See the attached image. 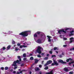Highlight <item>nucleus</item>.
I'll list each match as a JSON object with an SVG mask.
<instances>
[{"label":"nucleus","mask_w":74,"mask_h":74,"mask_svg":"<svg viewBox=\"0 0 74 74\" xmlns=\"http://www.w3.org/2000/svg\"><path fill=\"white\" fill-rule=\"evenodd\" d=\"M31 34L30 31H25L19 34V35L22 36L23 37H27L29 34Z\"/></svg>","instance_id":"obj_1"},{"label":"nucleus","mask_w":74,"mask_h":74,"mask_svg":"<svg viewBox=\"0 0 74 74\" xmlns=\"http://www.w3.org/2000/svg\"><path fill=\"white\" fill-rule=\"evenodd\" d=\"M41 49H42V48L40 46H39L38 48L36 50V52L37 53H38L39 54L41 53Z\"/></svg>","instance_id":"obj_2"},{"label":"nucleus","mask_w":74,"mask_h":74,"mask_svg":"<svg viewBox=\"0 0 74 74\" xmlns=\"http://www.w3.org/2000/svg\"><path fill=\"white\" fill-rule=\"evenodd\" d=\"M66 33V32L65 31L64 29L59 30L58 31V33L59 34H61L62 33Z\"/></svg>","instance_id":"obj_3"},{"label":"nucleus","mask_w":74,"mask_h":74,"mask_svg":"<svg viewBox=\"0 0 74 74\" xmlns=\"http://www.w3.org/2000/svg\"><path fill=\"white\" fill-rule=\"evenodd\" d=\"M60 63H63V64H67V62H63V61L62 60H59L58 61Z\"/></svg>","instance_id":"obj_4"},{"label":"nucleus","mask_w":74,"mask_h":74,"mask_svg":"<svg viewBox=\"0 0 74 74\" xmlns=\"http://www.w3.org/2000/svg\"><path fill=\"white\" fill-rule=\"evenodd\" d=\"M53 63H55L56 66H58V65H59V63L55 61V60H53Z\"/></svg>","instance_id":"obj_5"},{"label":"nucleus","mask_w":74,"mask_h":74,"mask_svg":"<svg viewBox=\"0 0 74 74\" xmlns=\"http://www.w3.org/2000/svg\"><path fill=\"white\" fill-rule=\"evenodd\" d=\"M36 42H37V43L40 44V43H41V40L40 39H38Z\"/></svg>","instance_id":"obj_6"},{"label":"nucleus","mask_w":74,"mask_h":74,"mask_svg":"<svg viewBox=\"0 0 74 74\" xmlns=\"http://www.w3.org/2000/svg\"><path fill=\"white\" fill-rule=\"evenodd\" d=\"M70 60L71 61H72L73 60V59L71 58H69L68 59L66 60V62H69Z\"/></svg>","instance_id":"obj_7"},{"label":"nucleus","mask_w":74,"mask_h":74,"mask_svg":"<svg viewBox=\"0 0 74 74\" xmlns=\"http://www.w3.org/2000/svg\"><path fill=\"white\" fill-rule=\"evenodd\" d=\"M64 70L66 72H68V71H69V69L66 67L64 68Z\"/></svg>","instance_id":"obj_8"},{"label":"nucleus","mask_w":74,"mask_h":74,"mask_svg":"<svg viewBox=\"0 0 74 74\" xmlns=\"http://www.w3.org/2000/svg\"><path fill=\"white\" fill-rule=\"evenodd\" d=\"M25 71V70H23L22 71H20V72H17L16 74H20V73H21H21H22L23 71Z\"/></svg>","instance_id":"obj_9"},{"label":"nucleus","mask_w":74,"mask_h":74,"mask_svg":"<svg viewBox=\"0 0 74 74\" xmlns=\"http://www.w3.org/2000/svg\"><path fill=\"white\" fill-rule=\"evenodd\" d=\"M14 64H12V66H16L17 65L16 64L17 62L16 61H14L13 62Z\"/></svg>","instance_id":"obj_10"},{"label":"nucleus","mask_w":74,"mask_h":74,"mask_svg":"<svg viewBox=\"0 0 74 74\" xmlns=\"http://www.w3.org/2000/svg\"><path fill=\"white\" fill-rule=\"evenodd\" d=\"M52 62L51 60H49L47 62V63L48 64H51V63H52Z\"/></svg>","instance_id":"obj_11"},{"label":"nucleus","mask_w":74,"mask_h":74,"mask_svg":"<svg viewBox=\"0 0 74 74\" xmlns=\"http://www.w3.org/2000/svg\"><path fill=\"white\" fill-rule=\"evenodd\" d=\"M42 33L41 32H40V31H38L36 33L37 34H38V35H40L41 33Z\"/></svg>","instance_id":"obj_12"},{"label":"nucleus","mask_w":74,"mask_h":74,"mask_svg":"<svg viewBox=\"0 0 74 74\" xmlns=\"http://www.w3.org/2000/svg\"><path fill=\"white\" fill-rule=\"evenodd\" d=\"M53 71H51L50 72H48L46 73V74H53Z\"/></svg>","instance_id":"obj_13"},{"label":"nucleus","mask_w":74,"mask_h":74,"mask_svg":"<svg viewBox=\"0 0 74 74\" xmlns=\"http://www.w3.org/2000/svg\"><path fill=\"white\" fill-rule=\"evenodd\" d=\"M35 63H36V64H37V63H38V62L39 60H37V59H35Z\"/></svg>","instance_id":"obj_14"},{"label":"nucleus","mask_w":74,"mask_h":74,"mask_svg":"<svg viewBox=\"0 0 74 74\" xmlns=\"http://www.w3.org/2000/svg\"><path fill=\"white\" fill-rule=\"evenodd\" d=\"M35 70L36 71H40V69L38 68H35Z\"/></svg>","instance_id":"obj_15"},{"label":"nucleus","mask_w":74,"mask_h":74,"mask_svg":"<svg viewBox=\"0 0 74 74\" xmlns=\"http://www.w3.org/2000/svg\"><path fill=\"white\" fill-rule=\"evenodd\" d=\"M34 37H35V38H37V34L36 33L34 35Z\"/></svg>","instance_id":"obj_16"},{"label":"nucleus","mask_w":74,"mask_h":74,"mask_svg":"<svg viewBox=\"0 0 74 74\" xmlns=\"http://www.w3.org/2000/svg\"><path fill=\"white\" fill-rule=\"evenodd\" d=\"M73 63H74V61L69 63V65H71V64H73Z\"/></svg>","instance_id":"obj_17"},{"label":"nucleus","mask_w":74,"mask_h":74,"mask_svg":"<svg viewBox=\"0 0 74 74\" xmlns=\"http://www.w3.org/2000/svg\"><path fill=\"white\" fill-rule=\"evenodd\" d=\"M23 58H26V54L24 53L23 54Z\"/></svg>","instance_id":"obj_18"},{"label":"nucleus","mask_w":74,"mask_h":74,"mask_svg":"<svg viewBox=\"0 0 74 74\" xmlns=\"http://www.w3.org/2000/svg\"><path fill=\"white\" fill-rule=\"evenodd\" d=\"M10 48H11V45H9L7 47V49H9Z\"/></svg>","instance_id":"obj_19"},{"label":"nucleus","mask_w":74,"mask_h":74,"mask_svg":"<svg viewBox=\"0 0 74 74\" xmlns=\"http://www.w3.org/2000/svg\"><path fill=\"white\" fill-rule=\"evenodd\" d=\"M14 66V70H16V69L18 68V66H17V65H16V66Z\"/></svg>","instance_id":"obj_20"},{"label":"nucleus","mask_w":74,"mask_h":74,"mask_svg":"<svg viewBox=\"0 0 74 74\" xmlns=\"http://www.w3.org/2000/svg\"><path fill=\"white\" fill-rule=\"evenodd\" d=\"M12 44L13 45L14 44L15 45V42L14 40H12Z\"/></svg>","instance_id":"obj_21"},{"label":"nucleus","mask_w":74,"mask_h":74,"mask_svg":"<svg viewBox=\"0 0 74 74\" xmlns=\"http://www.w3.org/2000/svg\"><path fill=\"white\" fill-rule=\"evenodd\" d=\"M58 50V47H54V51H55L56 50Z\"/></svg>","instance_id":"obj_22"},{"label":"nucleus","mask_w":74,"mask_h":74,"mask_svg":"<svg viewBox=\"0 0 74 74\" xmlns=\"http://www.w3.org/2000/svg\"><path fill=\"white\" fill-rule=\"evenodd\" d=\"M44 69L45 70H48V66H47L45 67L44 68Z\"/></svg>","instance_id":"obj_23"},{"label":"nucleus","mask_w":74,"mask_h":74,"mask_svg":"<svg viewBox=\"0 0 74 74\" xmlns=\"http://www.w3.org/2000/svg\"><path fill=\"white\" fill-rule=\"evenodd\" d=\"M30 60H34V58H33V57H31L30 58Z\"/></svg>","instance_id":"obj_24"},{"label":"nucleus","mask_w":74,"mask_h":74,"mask_svg":"<svg viewBox=\"0 0 74 74\" xmlns=\"http://www.w3.org/2000/svg\"><path fill=\"white\" fill-rule=\"evenodd\" d=\"M5 70H7L8 69V67L7 66H6V67H5Z\"/></svg>","instance_id":"obj_25"},{"label":"nucleus","mask_w":74,"mask_h":74,"mask_svg":"<svg viewBox=\"0 0 74 74\" xmlns=\"http://www.w3.org/2000/svg\"><path fill=\"white\" fill-rule=\"evenodd\" d=\"M73 35H74V34L73 33H71L69 34V36L70 37L71 36H73Z\"/></svg>","instance_id":"obj_26"},{"label":"nucleus","mask_w":74,"mask_h":74,"mask_svg":"<svg viewBox=\"0 0 74 74\" xmlns=\"http://www.w3.org/2000/svg\"><path fill=\"white\" fill-rule=\"evenodd\" d=\"M73 72L71 71L69 72V74H73Z\"/></svg>","instance_id":"obj_27"},{"label":"nucleus","mask_w":74,"mask_h":74,"mask_svg":"<svg viewBox=\"0 0 74 74\" xmlns=\"http://www.w3.org/2000/svg\"><path fill=\"white\" fill-rule=\"evenodd\" d=\"M48 59V57H45L44 58V59L45 60H47Z\"/></svg>","instance_id":"obj_28"},{"label":"nucleus","mask_w":74,"mask_h":74,"mask_svg":"<svg viewBox=\"0 0 74 74\" xmlns=\"http://www.w3.org/2000/svg\"><path fill=\"white\" fill-rule=\"evenodd\" d=\"M53 57H56V56L55 55H52L51 56V58H53Z\"/></svg>","instance_id":"obj_29"},{"label":"nucleus","mask_w":74,"mask_h":74,"mask_svg":"<svg viewBox=\"0 0 74 74\" xmlns=\"http://www.w3.org/2000/svg\"><path fill=\"white\" fill-rule=\"evenodd\" d=\"M37 57H38V58H41V56L40 55H38L37 56Z\"/></svg>","instance_id":"obj_30"},{"label":"nucleus","mask_w":74,"mask_h":74,"mask_svg":"<svg viewBox=\"0 0 74 74\" xmlns=\"http://www.w3.org/2000/svg\"><path fill=\"white\" fill-rule=\"evenodd\" d=\"M48 64L47 63H47L45 64V65H44V66H45V67L47 66V65H48Z\"/></svg>","instance_id":"obj_31"},{"label":"nucleus","mask_w":74,"mask_h":74,"mask_svg":"<svg viewBox=\"0 0 74 74\" xmlns=\"http://www.w3.org/2000/svg\"><path fill=\"white\" fill-rule=\"evenodd\" d=\"M47 37L48 38H49V39H50V38H51V37L49 36H47Z\"/></svg>","instance_id":"obj_32"},{"label":"nucleus","mask_w":74,"mask_h":74,"mask_svg":"<svg viewBox=\"0 0 74 74\" xmlns=\"http://www.w3.org/2000/svg\"><path fill=\"white\" fill-rule=\"evenodd\" d=\"M73 38H74L73 37H71L69 39L70 40H72L73 39Z\"/></svg>","instance_id":"obj_33"},{"label":"nucleus","mask_w":74,"mask_h":74,"mask_svg":"<svg viewBox=\"0 0 74 74\" xmlns=\"http://www.w3.org/2000/svg\"><path fill=\"white\" fill-rule=\"evenodd\" d=\"M23 59L24 61H25L26 60H27V58H24Z\"/></svg>","instance_id":"obj_34"},{"label":"nucleus","mask_w":74,"mask_h":74,"mask_svg":"<svg viewBox=\"0 0 74 74\" xmlns=\"http://www.w3.org/2000/svg\"><path fill=\"white\" fill-rule=\"evenodd\" d=\"M49 53L50 54H52V51H49Z\"/></svg>","instance_id":"obj_35"},{"label":"nucleus","mask_w":74,"mask_h":74,"mask_svg":"<svg viewBox=\"0 0 74 74\" xmlns=\"http://www.w3.org/2000/svg\"><path fill=\"white\" fill-rule=\"evenodd\" d=\"M2 49H3V50H5V49H6V48H5V47H3L2 48Z\"/></svg>","instance_id":"obj_36"},{"label":"nucleus","mask_w":74,"mask_h":74,"mask_svg":"<svg viewBox=\"0 0 74 74\" xmlns=\"http://www.w3.org/2000/svg\"><path fill=\"white\" fill-rule=\"evenodd\" d=\"M17 58H18L19 59H21V56H17Z\"/></svg>","instance_id":"obj_37"},{"label":"nucleus","mask_w":74,"mask_h":74,"mask_svg":"<svg viewBox=\"0 0 74 74\" xmlns=\"http://www.w3.org/2000/svg\"><path fill=\"white\" fill-rule=\"evenodd\" d=\"M16 62L17 63H19V60H17L16 61Z\"/></svg>","instance_id":"obj_38"},{"label":"nucleus","mask_w":74,"mask_h":74,"mask_svg":"<svg viewBox=\"0 0 74 74\" xmlns=\"http://www.w3.org/2000/svg\"><path fill=\"white\" fill-rule=\"evenodd\" d=\"M59 58H62V56L61 55H59Z\"/></svg>","instance_id":"obj_39"},{"label":"nucleus","mask_w":74,"mask_h":74,"mask_svg":"<svg viewBox=\"0 0 74 74\" xmlns=\"http://www.w3.org/2000/svg\"><path fill=\"white\" fill-rule=\"evenodd\" d=\"M1 70H4V69L3 67H2L1 68Z\"/></svg>","instance_id":"obj_40"},{"label":"nucleus","mask_w":74,"mask_h":74,"mask_svg":"<svg viewBox=\"0 0 74 74\" xmlns=\"http://www.w3.org/2000/svg\"><path fill=\"white\" fill-rule=\"evenodd\" d=\"M39 67H40V68H41L42 67V65H39Z\"/></svg>","instance_id":"obj_41"},{"label":"nucleus","mask_w":74,"mask_h":74,"mask_svg":"<svg viewBox=\"0 0 74 74\" xmlns=\"http://www.w3.org/2000/svg\"><path fill=\"white\" fill-rule=\"evenodd\" d=\"M22 47H23V45H21L20 46V48H22Z\"/></svg>","instance_id":"obj_42"},{"label":"nucleus","mask_w":74,"mask_h":74,"mask_svg":"<svg viewBox=\"0 0 74 74\" xmlns=\"http://www.w3.org/2000/svg\"><path fill=\"white\" fill-rule=\"evenodd\" d=\"M74 32V30H72V31L70 32V33H73Z\"/></svg>","instance_id":"obj_43"},{"label":"nucleus","mask_w":74,"mask_h":74,"mask_svg":"<svg viewBox=\"0 0 74 74\" xmlns=\"http://www.w3.org/2000/svg\"><path fill=\"white\" fill-rule=\"evenodd\" d=\"M44 61H42V64H44Z\"/></svg>","instance_id":"obj_44"},{"label":"nucleus","mask_w":74,"mask_h":74,"mask_svg":"<svg viewBox=\"0 0 74 74\" xmlns=\"http://www.w3.org/2000/svg\"><path fill=\"white\" fill-rule=\"evenodd\" d=\"M17 46H20V45H21V44H20V43H18L17 44Z\"/></svg>","instance_id":"obj_45"},{"label":"nucleus","mask_w":74,"mask_h":74,"mask_svg":"<svg viewBox=\"0 0 74 74\" xmlns=\"http://www.w3.org/2000/svg\"><path fill=\"white\" fill-rule=\"evenodd\" d=\"M21 66H24V64H22L21 65Z\"/></svg>","instance_id":"obj_46"},{"label":"nucleus","mask_w":74,"mask_h":74,"mask_svg":"<svg viewBox=\"0 0 74 74\" xmlns=\"http://www.w3.org/2000/svg\"><path fill=\"white\" fill-rule=\"evenodd\" d=\"M23 47H27V46H26L25 45H23Z\"/></svg>","instance_id":"obj_47"},{"label":"nucleus","mask_w":74,"mask_h":74,"mask_svg":"<svg viewBox=\"0 0 74 74\" xmlns=\"http://www.w3.org/2000/svg\"><path fill=\"white\" fill-rule=\"evenodd\" d=\"M48 41H49V42H51V40L50 39H49Z\"/></svg>","instance_id":"obj_48"},{"label":"nucleus","mask_w":74,"mask_h":74,"mask_svg":"<svg viewBox=\"0 0 74 74\" xmlns=\"http://www.w3.org/2000/svg\"><path fill=\"white\" fill-rule=\"evenodd\" d=\"M67 30H69V28H66L65 30V31H67Z\"/></svg>","instance_id":"obj_49"},{"label":"nucleus","mask_w":74,"mask_h":74,"mask_svg":"<svg viewBox=\"0 0 74 74\" xmlns=\"http://www.w3.org/2000/svg\"><path fill=\"white\" fill-rule=\"evenodd\" d=\"M63 47H67V45H63Z\"/></svg>","instance_id":"obj_50"},{"label":"nucleus","mask_w":74,"mask_h":74,"mask_svg":"<svg viewBox=\"0 0 74 74\" xmlns=\"http://www.w3.org/2000/svg\"><path fill=\"white\" fill-rule=\"evenodd\" d=\"M55 64V63H52L51 64V65L52 66H54Z\"/></svg>","instance_id":"obj_51"},{"label":"nucleus","mask_w":74,"mask_h":74,"mask_svg":"<svg viewBox=\"0 0 74 74\" xmlns=\"http://www.w3.org/2000/svg\"><path fill=\"white\" fill-rule=\"evenodd\" d=\"M41 55H42V56H44V53H42Z\"/></svg>","instance_id":"obj_52"},{"label":"nucleus","mask_w":74,"mask_h":74,"mask_svg":"<svg viewBox=\"0 0 74 74\" xmlns=\"http://www.w3.org/2000/svg\"><path fill=\"white\" fill-rule=\"evenodd\" d=\"M33 55V54H32V53H30L29 54V56H32Z\"/></svg>","instance_id":"obj_53"},{"label":"nucleus","mask_w":74,"mask_h":74,"mask_svg":"<svg viewBox=\"0 0 74 74\" xmlns=\"http://www.w3.org/2000/svg\"><path fill=\"white\" fill-rule=\"evenodd\" d=\"M13 73L14 74H15V73H16V71H14L13 72Z\"/></svg>","instance_id":"obj_54"},{"label":"nucleus","mask_w":74,"mask_h":74,"mask_svg":"<svg viewBox=\"0 0 74 74\" xmlns=\"http://www.w3.org/2000/svg\"><path fill=\"white\" fill-rule=\"evenodd\" d=\"M16 51H18V48H16L15 49Z\"/></svg>","instance_id":"obj_55"},{"label":"nucleus","mask_w":74,"mask_h":74,"mask_svg":"<svg viewBox=\"0 0 74 74\" xmlns=\"http://www.w3.org/2000/svg\"><path fill=\"white\" fill-rule=\"evenodd\" d=\"M19 60L20 62H21V61H22V60H21V58H20V59H19Z\"/></svg>","instance_id":"obj_56"},{"label":"nucleus","mask_w":74,"mask_h":74,"mask_svg":"<svg viewBox=\"0 0 74 74\" xmlns=\"http://www.w3.org/2000/svg\"><path fill=\"white\" fill-rule=\"evenodd\" d=\"M73 42V40H71L70 41V43H71V42Z\"/></svg>","instance_id":"obj_57"},{"label":"nucleus","mask_w":74,"mask_h":74,"mask_svg":"<svg viewBox=\"0 0 74 74\" xmlns=\"http://www.w3.org/2000/svg\"><path fill=\"white\" fill-rule=\"evenodd\" d=\"M25 49H22V51H25Z\"/></svg>","instance_id":"obj_58"},{"label":"nucleus","mask_w":74,"mask_h":74,"mask_svg":"<svg viewBox=\"0 0 74 74\" xmlns=\"http://www.w3.org/2000/svg\"><path fill=\"white\" fill-rule=\"evenodd\" d=\"M39 74H42L41 72H39Z\"/></svg>","instance_id":"obj_59"},{"label":"nucleus","mask_w":74,"mask_h":74,"mask_svg":"<svg viewBox=\"0 0 74 74\" xmlns=\"http://www.w3.org/2000/svg\"><path fill=\"white\" fill-rule=\"evenodd\" d=\"M49 54H47V56H49Z\"/></svg>","instance_id":"obj_60"},{"label":"nucleus","mask_w":74,"mask_h":74,"mask_svg":"<svg viewBox=\"0 0 74 74\" xmlns=\"http://www.w3.org/2000/svg\"><path fill=\"white\" fill-rule=\"evenodd\" d=\"M56 53H58V51H56Z\"/></svg>","instance_id":"obj_61"},{"label":"nucleus","mask_w":74,"mask_h":74,"mask_svg":"<svg viewBox=\"0 0 74 74\" xmlns=\"http://www.w3.org/2000/svg\"><path fill=\"white\" fill-rule=\"evenodd\" d=\"M72 50H73V49H70V51H72Z\"/></svg>","instance_id":"obj_62"},{"label":"nucleus","mask_w":74,"mask_h":74,"mask_svg":"<svg viewBox=\"0 0 74 74\" xmlns=\"http://www.w3.org/2000/svg\"><path fill=\"white\" fill-rule=\"evenodd\" d=\"M40 36H41L42 37V36H43V35H42V34H41L40 35Z\"/></svg>","instance_id":"obj_63"},{"label":"nucleus","mask_w":74,"mask_h":74,"mask_svg":"<svg viewBox=\"0 0 74 74\" xmlns=\"http://www.w3.org/2000/svg\"><path fill=\"white\" fill-rule=\"evenodd\" d=\"M72 49H73V50H74V47H73L72 48Z\"/></svg>","instance_id":"obj_64"}]
</instances>
